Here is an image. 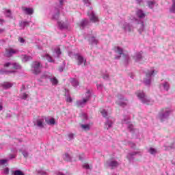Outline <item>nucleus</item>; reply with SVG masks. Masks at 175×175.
Listing matches in <instances>:
<instances>
[{"label":"nucleus","instance_id":"f257e3e1","mask_svg":"<svg viewBox=\"0 0 175 175\" xmlns=\"http://www.w3.org/2000/svg\"><path fill=\"white\" fill-rule=\"evenodd\" d=\"M4 68H7L8 69L4 73H5V75H10V73H16L17 70L21 69V66L16 62H7L4 64Z\"/></svg>","mask_w":175,"mask_h":175},{"label":"nucleus","instance_id":"f03ea898","mask_svg":"<svg viewBox=\"0 0 175 175\" xmlns=\"http://www.w3.org/2000/svg\"><path fill=\"white\" fill-rule=\"evenodd\" d=\"M103 117L106 118V122H105V129H110V128H113V124H114V118L111 116H108L107 111L106 109H100V110Z\"/></svg>","mask_w":175,"mask_h":175},{"label":"nucleus","instance_id":"7ed1b4c3","mask_svg":"<svg viewBox=\"0 0 175 175\" xmlns=\"http://www.w3.org/2000/svg\"><path fill=\"white\" fill-rule=\"evenodd\" d=\"M114 51L115 53H116V54H119V56L115 57L116 59H120V58H121L122 57V58H123L125 65H128V64L131 62V57H129V55H125V53H124V50L122 49V48L120 46H116L114 48Z\"/></svg>","mask_w":175,"mask_h":175},{"label":"nucleus","instance_id":"20e7f679","mask_svg":"<svg viewBox=\"0 0 175 175\" xmlns=\"http://www.w3.org/2000/svg\"><path fill=\"white\" fill-rule=\"evenodd\" d=\"M157 73H158V70L154 68H152L145 72L146 77L144 79L145 85H150L151 84L152 77H154Z\"/></svg>","mask_w":175,"mask_h":175},{"label":"nucleus","instance_id":"39448f33","mask_svg":"<svg viewBox=\"0 0 175 175\" xmlns=\"http://www.w3.org/2000/svg\"><path fill=\"white\" fill-rule=\"evenodd\" d=\"M136 95L138 99L142 103H144V105H152L154 103V100L146 96L143 91L137 92Z\"/></svg>","mask_w":175,"mask_h":175},{"label":"nucleus","instance_id":"423d86ee","mask_svg":"<svg viewBox=\"0 0 175 175\" xmlns=\"http://www.w3.org/2000/svg\"><path fill=\"white\" fill-rule=\"evenodd\" d=\"M172 109L170 108H164L163 109L158 115V118L163 122V121H166V120H169V117L172 114Z\"/></svg>","mask_w":175,"mask_h":175},{"label":"nucleus","instance_id":"0eeeda50","mask_svg":"<svg viewBox=\"0 0 175 175\" xmlns=\"http://www.w3.org/2000/svg\"><path fill=\"white\" fill-rule=\"evenodd\" d=\"M44 79H49L52 85H57V84H58V79L55 77H52L51 74L49 72H44L40 77L39 81H43Z\"/></svg>","mask_w":175,"mask_h":175},{"label":"nucleus","instance_id":"6e6552de","mask_svg":"<svg viewBox=\"0 0 175 175\" xmlns=\"http://www.w3.org/2000/svg\"><path fill=\"white\" fill-rule=\"evenodd\" d=\"M122 124L124 126H127L129 131L131 132V133H137V130L133 129V125L131 124V119L128 116H125L124 120L122 121Z\"/></svg>","mask_w":175,"mask_h":175},{"label":"nucleus","instance_id":"1a4fd4ad","mask_svg":"<svg viewBox=\"0 0 175 175\" xmlns=\"http://www.w3.org/2000/svg\"><path fill=\"white\" fill-rule=\"evenodd\" d=\"M131 20H132V21H137V31H138L139 33H140V34L143 33V31H145V29H146V26H144V21H143L142 20H139L136 18H133Z\"/></svg>","mask_w":175,"mask_h":175},{"label":"nucleus","instance_id":"9d476101","mask_svg":"<svg viewBox=\"0 0 175 175\" xmlns=\"http://www.w3.org/2000/svg\"><path fill=\"white\" fill-rule=\"evenodd\" d=\"M120 25L121 28H122V29L124 31V32H131V31H133V26L131 25L125 21H122Z\"/></svg>","mask_w":175,"mask_h":175},{"label":"nucleus","instance_id":"9b49d317","mask_svg":"<svg viewBox=\"0 0 175 175\" xmlns=\"http://www.w3.org/2000/svg\"><path fill=\"white\" fill-rule=\"evenodd\" d=\"M42 67V64L40 62H34L31 65V71L34 75H39L40 73V68Z\"/></svg>","mask_w":175,"mask_h":175},{"label":"nucleus","instance_id":"f8f14e48","mask_svg":"<svg viewBox=\"0 0 175 175\" xmlns=\"http://www.w3.org/2000/svg\"><path fill=\"white\" fill-rule=\"evenodd\" d=\"M116 103L118 105V106L125 107V106H126V105L128 104V100L125 97H124L122 94H118Z\"/></svg>","mask_w":175,"mask_h":175},{"label":"nucleus","instance_id":"ddd939ff","mask_svg":"<svg viewBox=\"0 0 175 175\" xmlns=\"http://www.w3.org/2000/svg\"><path fill=\"white\" fill-rule=\"evenodd\" d=\"M88 16L90 18L92 23H98L99 19L95 12L92 10V8H90V10L88 12Z\"/></svg>","mask_w":175,"mask_h":175},{"label":"nucleus","instance_id":"4468645a","mask_svg":"<svg viewBox=\"0 0 175 175\" xmlns=\"http://www.w3.org/2000/svg\"><path fill=\"white\" fill-rule=\"evenodd\" d=\"M133 59H134L135 62L142 64V61L143 60V52H136L133 56Z\"/></svg>","mask_w":175,"mask_h":175},{"label":"nucleus","instance_id":"2eb2a0df","mask_svg":"<svg viewBox=\"0 0 175 175\" xmlns=\"http://www.w3.org/2000/svg\"><path fill=\"white\" fill-rule=\"evenodd\" d=\"M75 57L77 59L78 65H83V64L84 66H87V60L81 55L77 53L75 55Z\"/></svg>","mask_w":175,"mask_h":175},{"label":"nucleus","instance_id":"dca6fc26","mask_svg":"<svg viewBox=\"0 0 175 175\" xmlns=\"http://www.w3.org/2000/svg\"><path fill=\"white\" fill-rule=\"evenodd\" d=\"M17 53H18V49L10 48L5 50V57H12V55H14V54H17Z\"/></svg>","mask_w":175,"mask_h":175},{"label":"nucleus","instance_id":"f3484780","mask_svg":"<svg viewBox=\"0 0 175 175\" xmlns=\"http://www.w3.org/2000/svg\"><path fill=\"white\" fill-rule=\"evenodd\" d=\"M50 14L52 15L53 20H57L59 18V8H54L51 11Z\"/></svg>","mask_w":175,"mask_h":175},{"label":"nucleus","instance_id":"a211bd4d","mask_svg":"<svg viewBox=\"0 0 175 175\" xmlns=\"http://www.w3.org/2000/svg\"><path fill=\"white\" fill-rule=\"evenodd\" d=\"M107 166H109V167H112V169H114V167H117L120 163L117 162V161L111 159L106 162Z\"/></svg>","mask_w":175,"mask_h":175},{"label":"nucleus","instance_id":"6ab92c4d","mask_svg":"<svg viewBox=\"0 0 175 175\" xmlns=\"http://www.w3.org/2000/svg\"><path fill=\"white\" fill-rule=\"evenodd\" d=\"M142 150H137V152H133L131 153H129L127 155V159H129V162H132L133 161V157L135 155H142Z\"/></svg>","mask_w":175,"mask_h":175},{"label":"nucleus","instance_id":"aec40b11","mask_svg":"<svg viewBox=\"0 0 175 175\" xmlns=\"http://www.w3.org/2000/svg\"><path fill=\"white\" fill-rule=\"evenodd\" d=\"M57 24L60 29H68V27H69L68 22L58 21Z\"/></svg>","mask_w":175,"mask_h":175},{"label":"nucleus","instance_id":"412c9836","mask_svg":"<svg viewBox=\"0 0 175 175\" xmlns=\"http://www.w3.org/2000/svg\"><path fill=\"white\" fill-rule=\"evenodd\" d=\"M136 16L139 20H143L146 17V13H144V10L139 9L136 11Z\"/></svg>","mask_w":175,"mask_h":175},{"label":"nucleus","instance_id":"4be33fe9","mask_svg":"<svg viewBox=\"0 0 175 175\" xmlns=\"http://www.w3.org/2000/svg\"><path fill=\"white\" fill-rule=\"evenodd\" d=\"M22 10L25 14H28L29 16L33 14V8L22 7Z\"/></svg>","mask_w":175,"mask_h":175},{"label":"nucleus","instance_id":"5701e85b","mask_svg":"<svg viewBox=\"0 0 175 175\" xmlns=\"http://www.w3.org/2000/svg\"><path fill=\"white\" fill-rule=\"evenodd\" d=\"M87 100H85L83 98L82 100H77L76 105L78 106V107H83L87 105Z\"/></svg>","mask_w":175,"mask_h":175},{"label":"nucleus","instance_id":"b1692460","mask_svg":"<svg viewBox=\"0 0 175 175\" xmlns=\"http://www.w3.org/2000/svg\"><path fill=\"white\" fill-rule=\"evenodd\" d=\"M160 88L161 90H164V91H169V88H170V86L169 85V83L163 81L160 84Z\"/></svg>","mask_w":175,"mask_h":175},{"label":"nucleus","instance_id":"393cba45","mask_svg":"<svg viewBox=\"0 0 175 175\" xmlns=\"http://www.w3.org/2000/svg\"><path fill=\"white\" fill-rule=\"evenodd\" d=\"M90 24V21L88 19H83L79 23L81 29H84Z\"/></svg>","mask_w":175,"mask_h":175},{"label":"nucleus","instance_id":"a878e982","mask_svg":"<svg viewBox=\"0 0 175 175\" xmlns=\"http://www.w3.org/2000/svg\"><path fill=\"white\" fill-rule=\"evenodd\" d=\"M147 5L150 9H154L155 6H158V3L154 0H150L147 1Z\"/></svg>","mask_w":175,"mask_h":175},{"label":"nucleus","instance_id":"bb28decb","mask_svg":"<svg viewBox=\"0 0 175 175\" xmlns=\"http://www.w3.org/2000/svg\"><path fill=\"white\" fill-rule=\"evenodd\" d=\"M88 40H89L90 44H92V46H96V44H98V40H96V38H95L94 36L89 37Z\"/></svg>","mask_w":175,"mask_h":175},{"label":"nucleus","instance_id":"cd10ccee","mask_svg":"<svg viewBox=\"0 0 175 175\" xmlns=\"http://www.w3.org/2000/svg\"><path fill=\"white\" fill-rule=\"evenodd\" d=\"M43 58H45L48 62H55L53 58L47 53L44 55H42Z\"/></svg>","mask_w":175,"mask_h":175},{"label":"nucleus","instance_id":"c85d7f7f","mask_svg":"<svg viewBox=\"0 0 175 175\" xmlns=\"http://www.w3.org/2000/svg\"><path fill=\"white\" fill-rule=\"evenodd\" d=\"M3 12L5 17L8 18H13V15H12V11L10 10L4 9Z\"/></svg>","mask_w":175,"mask_h":175},{"label":"nucleus","instance_id":"c756f323","mask_svg":"<svg viewBox=\"0 0 175 175\" xmlns=\"http://www.w3.org/2000/svg\"><path fill=\"white\" fill-rule=\"evenodd\" d=\"M20 151L22 152L24 158H28L29 153H28V149L27 148L23 147L20 150Z\"/></svg>","mask_w":175,"mask_h":175},{"label":"nucleus","instance_id":"7c9ffc66","mask_svg":"<svg viewBox=\"0 0 175 175\" xmlns=\"http://www.w3.org/2000/svg\"><path fill=\"white\" fill-rule=\"evenodd\" d=\"M53 54H55L56 57L57 58H59V56L62 54L61 48H59V46H57L56 48H55L53 51Z\"/></svg>","mask_w":175,"mask_h":175},{"label":"nucleus","instance_id":"2f4dec72","mask_svg":"<svg viewBox=\"0 0 175 175\" xmlns=\"http://www.w3.org/2000/svg\"><path fill=\"white\" fill-rule=\"evenodd\" d=\"M70 82L71 83L72 87H79V81L75 78H71L70 79Z\"/></svg>","mask_w":175,"mask_h":175},{"label":"nucleus","instance_id":"473e14b6","mask_svg":"<svg viewBox=\"0 0 175 175\" xmlns=\"http://www.w3.org/2000/svg\"><path fill=\"white\" fill-rule=\"evenodd\" d=\"M44 119H38L37 120V126H38V128H44Z\"/></svg>","mask_w":175,"mask_h":175},{"label":"nucleus","instance_id":"72a5a7b5","mask_svg":"<svg viewBox=\"0 0 175 175\" xmlns=\"http://www.w3.org/2000/svg\"><path fill=\"white\" fill-rule=\"evenodd\" d=\"M65 95L66 96H67L66 99V102H68L69 103H72V97L69 96V90L65 89Z\"/></svg>","mask_w":175,"mask_h":175},{"label":"nucleus","instance_id":"f704fd0d","mask_svg":"<svg viewBox=\"0 0 175 175\" xmlns=\"http://www.w3.org/2000/svg\"><path fill=\"white\" fill-rule=\"evenodd\" d=\"M91 125H92V123L88 124H81V128H82L83 131H90V129H91Z\"/></svg>","mask_w":175,"mask_h":175},{"label":"nucleus","instance_id":"c9c22d12","mask_svg":"<svg viewBox=\"0 0 175 175\" xmlns=\"http://www.w3.org/2000/svg\"><path fill=\"white\" fill-rule=\"evenodd\" d=\"M45 121L46 124H48V125H54V124H55V120L54 119V118H51L50 119H45Z\"/></svg>","mask_w":175,"mask_h":175},{"label":"nucleus","instance_id":"e433bc0d","mask_svg":"<svg viewBox=\"0 0 175 175\" xmlns=\"http://www.w3.org/2000/svg\"><path fill=\"white\" fill-rule=\"evenodd\" d=\"M85 95V97L83 98V99H85V100L88 102L90 100V98H91V90H88Z\"/></svg>","mask_w":175,"mask_h":175},{"label":"nucleus","instance_id":"4c0bfd02","mask_svg":"<svg viewBox=\"0 0 175 175\" xmlns=\"http://www.w3.org/2000/svg\"><path fill=\"white\" fill-rule=\"evenodd\" d=\"M21 29H24L27 26L29 25V22L28 21H22L19 24Z\"/></svg>","mask_w":175,"mask_h":175},{"label":"nucleus","instance_id":"58836bf2","mask_svg":"<svg viewBox=\"0 0 175 175\" xmlns=\"http://www.w3.org/2000/svg\"><path fill=\"white\" fill-rule=\"evenodd\" d=\"M32 59V57L28 56L27 55H22V61L23 62H27V61H31Z\"/></svg>","mask_w":175,"mask_h":175},{"label":"nucleus","instance_id":"ea45409f","mask_svg":"<svg viewBox=\"0 0 175 175\" xmlns=\"http://www.w3.org/2000/svg\"><path fill=\"white\" fill-rule=\"evenodd\" d=\"M172 4L170 8V13L175 14V0H172Z\"/></svg>","mask_w":175,"mask_h":175},{"label":"nucleus","instance_id":"a19ab883","mask_svg":"<svg viewBox=\"0 0 175 175\" xmlns=\"http://www.w3.org/2000/svg\"><path fill=\"white\" fill-rule=\"evenodd\" d=\"M3 87L5 89L8 90V88H12L13 87V84L9 82H5L3 84Z\"/></svg>","mask_w":175,"mask_h":175},{"label":"nucleus","instance_id":"79ce46f5","mask_svg":"<svg viewBox=\"0 0 175 175\" xmlns=\"http://www.w3.org/2000/svg\"><path fill=\"white\" fill-rule=\"evenodd\" d=\"M20 98H21V99H24V100H25V99H27V98H29V94H28V93H21V94H20Z\"/></svg>","mask_w":175,"mask_h":175},{"label":"nucleus","instance_id":"37998d69","mask_svg":"<svg viewBox=\"0 0 175 175\" xmlns=\"http://www.w3.org/2000/svg\"><path fill=\"white\" fill-rule=\"evenodd\" d=\"M12 174L13 175H25L24 172L20 170H16L15 171H13Z\"/></svg>","mask_w":175,"mask_h":175},{"label":"nucleus","instance_id":"c03bdc74","mask_svg":"<svg viewBox=\"0 0 175 175\" xmlns=\"http://www.w3.org/2000/svg\"><path fill=\"white\" fill-rule=\"evenodd\" d=\"M75 139V134L72 133H70L68 134L67 139L68 140H73Z\"/></svg>","mask_w":175,"mask_h":175},{"label":"nucleus","instance_id":"a18cd8bd","mask_svg":"<svg viewBox=\"0 0 175 175\" xmlns=\"http://www.w3.org/2000/svg\"><path fill=\"white\" fill-rule=\"evenodd\" d=\"M64 158L65 161H67L68 162L70 161L72 159V158L70 157V155H69V154H68V153H66L64 154Z\"/></svg>","mask_w":175,"mask_h":175},{"label":"nucleus","instance_id":"49530a36","mask_svg":"<svg viewBox=\"0 0 175 175\" xmlns=\"http://www.w3.org/2000/svg\"><path fill=\"white\" fill-rule=\"evenodd\" d=\"M148 151L152 155H155V154H157V149L154 148H150Z\"/></svg>","mask_w":175,"mask_h":175},{"label":"nucleus","instance_id":"de8ad7c7","mask_svg":"<svg viewBox=\"0 0 175 175\" xmlns=\"http://www.w3.org/2000/svg\"><path fill=\"white\" fill-rule=\"evenodd\" d=\"M83 169H86V170H91V167L90 166L89 163H85L83 165Z\"/></svg>","mask_w":175,"mask_h":175},{"label":"nucleus","instance_id":"09e8293b","mask_svg":"<svg viewBox=\"0 0 175 175\" xmlns=\"http://www.w3.org/2000/svg\"><path fill=\"white\" fill-rule=\"evenodd\" d=\"M9 161L8 159H0V165H5Z\"/></svg>","mask_w":175,"mask_h":175},{"label":"nucleus","instance_id":"8fccbe9b","mask_svg":"<svg viewBox=\"0 0 175 175\" xmlns=\"http://www.w3.org/2000/svg\"><path fill=\"white\" fill-rule=\"evenodd\" d=\"M18 42H19L20 43H21V44H25V40L23 39V38H21V37H19V38H18Z\"/></svg>","mask_w":175,"mask_h":175},{"label":"nucleus","instance_id":"3c124183","mask_svg":"<svg viewBox=\"0 0 175 175\" xmlns=\"http://www.w3.org/2000/svg\"><path fill=\"white\" fill-rule=\"evenodd\" d=\"M83 2L86 6H90V5H91V1H90V0H83Z\"/></svg>","mask_w":175,"mask_h":175},{"label":"nucleus","instance_id":"603ef678","mask_svg":"<svg viewBox=\"0 0 175 175\" xmlns=\"http://www.w3.org/2000/svg\"><path fill=\"white\" fill-rule=\"evenodd\" d=\"M38 174L40 175H47V173L46 172H44V170H38Z\"/></svg>","mask_w":175,"mask_h":175},{"label":"nucleus","instance_id":"864d4df0","mask_svg":"<svg viewBox=\"0 0 175 175\" xmlns=\"http://www.w3.org/2000/svg\"><path fill=\"white\" fill-rule=\"evenodd\" d=\"M103 89V85L102 84L97 85V90H98V91H102Z\"/></svg>","mask_w":175,"mask_h":175},{"label":"nucleus","instance_id":"5fc2aeb1","mask_svg":"<svg viewBox=\"0 0 175 175\" xmlns=\"http://www.w3.org/2000/svg\"><path fill=\"white\" fill-rule=\"evenodd\" d=\"M3 174L5 175L9 174V168L6 167L3 169Z\"/></svg>","mask_w":175,"mask_h":175},{"label":"nucleus","instance_id":"6e6d98bb","mask_svg":"<svg viewBox=\"0 0 175 175\" xmlns=\"http://www.w3.org/2000/svg\"><path fill=\"white\" fill-rule=\"evenodd\" d=\"M128 144H129V146H130V147H131V148H135V144L134 143H133V142H128Z\"/></svg>","mask_w":175,"mask_h":175},{"label":"nucleus","instance_id":"4d7b16f0","mask_svg":"<svg viewBox=\"0 0 175 175\" xmlns=\"http://www.w3.org/2000/svg\"><path fill=\"white\" fill-rule=\"evenodd\" d=\"M103 79H104V80H109V74H105L103 76Z\"/></svg>","mask_w":175,"mask_h":175},{"label":"nucleus","instance_id":"13d9d810","mask_svg":"<svg viewBox=\"0 0 175 175\" xmlns=\"http://www.w3.org/2000/svg\"><path fill=\"white\" fill-rule=\"evenodd\" d=\"M58 1L59 3V8H62V5H64V0H58Z\"/></svg>","mask_w":175,"mask_h":175},{"label":"nucleus","instance_id":"bf43d9fd","mask_svg":"<svg viewBox=\"0 0 175 175\" xmlns=\"http://www.w3.org/2000/svg\"><path fill=\"white\" fill-rule=\"evenodd\" d=\"M82 117L84 120H88V117L87 116V115L85 113H82Z\"/></svg>","mask_w":175,"mask_h":175},{"label":"nucleus","instance_id":"052dcab7","mask_svg":"<svg viewBox=\"0 0 175 175\" xmlns=\"http://www.w3.org/2000/svg\"><path fill=\"white\" fill-rule=\"evenodd\" d=\"M9 158L10 159H14V158H16V154H10Z\"/></svg>","mask_w":175,"mask_h":175},{"label":"nucleus","instance_id":"680f3d73","mask_svg":"<svg viewBox=\"0 0 175 175\" xmlns=\"http://www.w3.org/2000/svg\"><path fill=\"white\" fill-rule=\"evenodd\" d=\"M68 55L69 57H73V55H75V53L73 52H68Z\"/></svg>","mask_w":175,"mask_h":175},{"label":"nucleus","instance_id":"e2e57ef3","mask_svg":"<svg viewBox=\"0 0 175 175\" xmlns=\"http://www.w3.org/2000/svg\"><path fill=\"white\" fill-rule=\"evenodd\" d=\"M24 90H25V85H22V88L21 89V91H24Z\"/></svg>","mask_w":175,"mask_h":175},{"label":"nucleus","instance_id":"0e129e2a","mask_svg":"<svg viewBox=\"0 0 175 175\" xmlns=\"http://www.w3.org/2000/svg\"><path fill=\"white\" fill-rule=\"evenodd\" d=\"M3 23H5V21L3 19H0V25H2V24H3Z\"/></svg>","mask_w":175,"mask_h":175},{"label":"nucleus","instance_id":"69168bd1","mask_svg":"<svg viewBox=\"0 0 175 175\" xmlns=\"http://www.w3.org/2000/svg\"><path fill=\"white\" fill-rule=\"evenodd\" d=\"M137 1V3H142V2H143V0H136Z\"/></svg>","mask_w":175,"mask_h":175},{"label":"nucleus","instance_id":"338daca9","mask_svg":"<svg viewBox=\"0 0 175 175\" xmlns=\"http://www.w3.org/2000/svg\"><path fill=\"white\" fill-rule=\"evenodd\" d=\"M3 32H5V29H0V33H3Z\"/></svg>","mask_w":175,"mask_h":175},{"label":"nucleus","instance_id":"774afa93","mask_svg":"<svg viewBox=\"0 0 175 175\" xmlns=\"http://www.w3.org/2000/svg\"><path fill=\"white\" fill-rule=\"evenodd\" d=\"M59 72H64V68H60L59 69Z\"/></svg>","mask_w":175,"mask_h":175}]
</instances>
